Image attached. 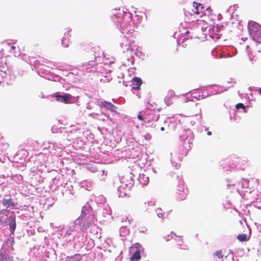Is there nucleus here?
<instances>
[{"instance_id":"nucleus-51","label":"nucleus","mask_w":261,"mask_h":261,"mask_svg":"<svg viewBox=\"0 0 261 261\" xmlns=\"http://www.w3.org/2000/svg\"><path fill=\"white\" fill-rule=\"evenodd\" d=\"M138 118L140 120L144 121V112H141L138 114Z\"/></svg>"},{"instance_id":"nucleus-49","label":"nucleus","mask_w":261,"mask_h":261,"mask_svg":"<svg viewBox=\"0 0 261 261\" xmlns=\"http://www.w3.org/2000/svg\"><path fill=\"white\" fill-rule=\"evenodd\" d=\"M70 37V34L69 31H67L64 33V36L62 39H67L68 38L69 39Z\"/></svg>"},{"instance_id":"nucleus-15","label":"nucleus","mask_w":261,"mask_h":261,"mask_svg":"<svg viewBox=\"0 0 261 261\" xmlns=\"http://www.w3.org/2000/svg\"><path fill=\"white\" fill-rule=\"evenodd\" d=\"M180 95H176L173 90L170 89L164 98V102L167 106L169 107L173 103L174 99L179 98Z\"/></svg>"},{"instance_id":"nucleus-64","label":"nucleus","mask_w":261,"mask_h":261,"mask_svg":"<svg viewBox=\"0 0 261 261\" xmlns=\"http://www.w3.org/2000/svg\"><path fill=\"white\" fill-rule=\"evenodd\" d=\"M201 29L202 31V32H205L206 30V28H204L202 27V28H201Z\"/></svg>"},{"instance_id":"nucleus-3","label":"nucleus","mask_w":261,"mask_h":261,"mask_svg":"<svg viewBox=\"0 0 261 261\" xmlns=\"http://www.w3.org/2000/svg\"><path fill=\"white\" fill-rule=\"evenodd\" d=\"M94 215L91 205L86 203L82 210L81 215L76 219V224H82V228L87 230L90 225L94 222Z\"/></svg>"},{"instance_id":"nucleus-23","label":"nucleus","mask_w":261,"mask_h":261,"mask_svg":"<svg viewBox=\"0 0 261 261\" xmlns=\"http://www.w3.org/2000/svg\"><path fill=\"white\" fill-rule=\"evenodd\" d=\"M134 84L132 88V91L134 90H138L142 84V80L139 77H135L133 79Z\"/></svg>"},{"instance_id":"nucleus-4","label":"nucleus","mask_w":261,"mask_h":261,"mask_svg":"<svg viewBox=\"0 0 261 261\" xmlns=\"http://www.w3.org/2000/svg\"><path fill=\"white\" fill-rule=\"evenodd\" d=\"M15 78L14 75L8 68L6 59H0V83H5L7 85H11Z\"/></svg>"},{"instance_id":"nucleus-62","label":"nucleus","mask_w":261,"mask_h":261,"mask_svg":"<svg viewBox=\"0 0 261 261\" xmlns=\"http://www.w3.org/2000/svg\"><path fill=\"white\" fill-rule=\"evenodd\" d=\"M233 79H231V78H230V79H229V80L227 81V83H228V84H232V83H233Z\"/></svg>"},{"instance_id":"nucleus-47","label":"nucleus","mask_w":261,"mask_h":261,"mask_svg":"<svg viewBox=\"0 0 261 261\" xmlns=\"http://www.w3.org/2000/svg\"><path fill=\"white\" fill-rule=\"evenodd\" d=\"M8 157L6 156L5 155H3L2 156H0V162L5 163L7 160H8Z\"/></svg>"},{"instance_id":"nucleus-63","label":"nucleus","mask_w":261,"mask_h":261,"mask_svg":"<svg viewBox=\"0 0 261 261\" xmlns=\"http://www.w3.org/2000/svg\"><path fill=\"white\" fill-rule=\"evenodd\" d=\"M189 101H190V99L188 98H186L183 102H187Z\"/></svg>"},{"instance_id":"nucleus-22","label":"nucleus","mask_w":261,"mask_h":261,"mask_svg":"<svg viewBox=\"0 0 261 261\" xmlns=\"http://www.w3.org/2000/svg\"><path fill=\"white\" fill-rule=\"evenodd\" d=\"M9 226L10 231L11 234H14L16 227L15 217L14 216H10L9 218Z\"/></svg>"},{"instance_id":"nucleus-55","label":"nucleus","mask_w":261,"mask_h":261,"mask_svg":"<svg viewBox=\"0 0 261 261\" xmlns=\"http://www.w3.org/2000/svg\"><path fill=\"white\" fill-rule=\"evenodd\" d=\"M144 138L146 140H149L151 138V136L150 134L147 133L144 135Z\"/></svg>"},{"instance_id":"nucleus-39","label":"nucleus","mask_w":261,"mask_h":261,"mask_svg":"<svg viewBox=\"0 0 261 261\" xmlns=\"http://www.w3.org/2000/svg\"><path fill=\"white\" fill-rule=\"evenodd\" d=\"M82 259V256L80 254H76L73 256H71L70 261H79Z\"/></svg>"},{"instance_id":"nucleus-12","label":"nucleus","mask_w":261,"mask_h":261,"mask_svg":"<svg viewBox=\"0 0 261 261\" xmlns=\"http://www.w3.org/2000/svg\"><path fill=\"white\" fill-rule=\"evenodd\" d=\"M98 65L93 61H89L83 63L79 67L80 69L84 73L95 72L97 71Z\"/></svg>"},{"instance_id":"nucleus-50","label":"nucleus","mask_w":261,"mask_h":261,"mask_svg":"<svg viewBox=\"0 0 261 261\" xmlns=\"http://www.w3.org/2000/svg\"><path fill=\"white\" fill-rule=\"evenodd\" d=\"M174 125H175V123L174 122H170V124H169V127H172L173 128V129H175V128L177 127V125L180 126V123H178V124L176 123L175 127L174 126Z\"/></svg>"},{"instance_id":"nucleus-29","label":"nucleus","mask_w":261,"mask_h":261,"mask_svg":"<svg viewBox=\"0 0 261 261\" xmlns=\"http://www.w3.org/2000/svg\"><path fill=\"white\" fill-rule=\"evenodd\" d=\"M45 147L48 148V149L49 150V151H50V152L51 153H53V154L57 153V152L55 151V146L56 145V144H54V143L49 142L47 143V144H45Z\"/></svg>"},{"instance_id":"nucleus-14","label":"nucleus","mask_w":261,"mask_h":261,"mask_svg":"<svg viewBox=\"0 0 261 261\" xmlns=\"http://www.w3.org/2000/svg\"><path fill=\"white\" fill-rule=\"evenodd\" d=\"M38 74L42 77H44L50 81H56L59 77L56 75L54 73H51L50 71H47L46 69L41 68L38 71Z\"/></svg>"},{"instance_id":"nucleus-32","label":"nucleus","mask_w":261,"mask_h":261,"mask_svg":"<svg viewBox=\"0 0 261 261\" xmlns=\"http://www.w3.org/2000/svg\"><path fill=\"white\" fill-rule=\"evenodd\" d=\"M108 119V116L105 114L103 112H100V113H97V116L96 119L101 120V121H106Z\"/></svg>"},{"instance_id":"nucleus-7","label":"nucleus","mask_w":261,"mask_h":261,"mask_svg":"<svg viewBox=\"0 0 261 261\" xmlns=\"http://www.w3.org/2000/svg\"><path fill=\"white\" fill-rule=\"evenodd\" d=\"M248 29L252 39L257 43H261V26L254 21H249Z\"/></svg>"},{"instance_id":"nucleus-37","label":"nucleus","mask_w":261,"mask_h":261,"mask_svg":"<svg viewBox=\"0 0 261 261\" xmlns=\"http://www.w3.org/2000/svg\"><path fill=\"white\" fill-rule=\"evenodd\" d=\"M155 212L158 216L160 218H163L164 217V213L163 212V211L160 208H158L155 210Z\"/></svg>"},{"instance_id":"nucleus-21","label":"nucleus","mask_w":261,"mask_h":261,"mask_svg":"<svg viewBox=\"0 0 261 261\" xmlns=\"http://www.w3.org/2000/svg\"><path fill=\"white\" fill-rule=\"evenodd\" d=\"M2 202L4 206L7 208L13 209L15 206V204L11 198H6L3 199Z\"/></svg>"},{"instance_id":"nucleus-35","label":"nucleus","mask_w":261,"mask_h":261,"mask_svg":"<svg viewBox=\"0 0 261 261\" xmlns=\"http://www.w3.org/2000/svg\"><path fill=\"white\" fill-rule=\"evenodd\" d=\"M97 101H99L98 100H91L87 104L86 108L87 109L91 110L93 108V104L97 105Z\"/></svg>"},{"instance_id":"nucleus-26","label":"nucleus","mask_w":261,"mask_h":261,"mask_svg":"<svg viewBox=\"0 0 261 261\" xmlns=\"http://www.w3.org/2000/svg\"><path fill=\"white\" fill-rule=\"evenodd\" d=\"M21 156H25V157H27V152L25 150H21L19 151H18L14 155V159L15 160V161L17 162H19V160H20V161L21 162V161L22 160L21 159Z\"/></svg>"},{"instance_id":"nucleus-16","label":"nucleus","mask_w":261,"mask_h":261,"mask_svg":"<svg viewBox=\"0 0 261 261\" xmlns=\"http://www.w3.org/2000/svg\"><path fill=\"white\" fill-rule=\"evenodd\" d=\"M233 85L232 84L227 87H225L224 86L215 85L214 87H211L208 88V93L210 95L219 94L227 91L229 88L233 87Z\"/></svg>"},{"instance_id":"nucleus-46","label":"nucleus","mask_w":261,"mask_h":261,"mask_svg":"<svg viewBox=\"0 0 261 261\" xmlns=\"http://www.w3.org/2000/svg\"><path fill=\"white\" fill-rule=\"evenodd\" d=\"M182 242H180L178 243V247L179 248L181 249H188V246L187 245H184L181 243Z\"/></svg>"},{"instance_id":"nucleus-1","label":"nucleus","mask_w":261,"mask_h":261,"mask_svg":"<svg viewBox=\"0 0 261 261\" xmlns=\"http://www.w3.org/2000/svg\"><path fill=\"white\" fill-rule=\"evenodd\" d=\"M112 13V21L117 25L121 33L124 35L121 38L120 46L123 53H127V55H126L127 58L123 62V64L125 66H129L134 63V56H139L138 47L132 45L134 40L132 34L136 28V25L134 22H132V16L130 13L121 11L120 9L113 10Z\"/></svg>"},{"instance_id":"nucleus-36","label":"nucleus","mask_w":261,"mask_h":261,"mask_svg":"<svg viewBox=\"0 0 261 261\" xmlns=\"http://www.w3.org/2000/svg\"><path fill=\"white\" fill-rule=\"evenodd\" d=\"M64 192L66 194H69L71 195H73L74 193L73 187L71 186H70V187H67V188L65 189Z\"/></svg>"},{"instance_id":"nucleus-28","label":"nucleus","mask_w":261,"mask_h":261,"mask_svg":"<svg viewBox=\"0 0 261 261\" xmlns=\"http://www.w3.org/2000/svg\"><path fill=\"white\" fill-rule=\"evenodd\" d=\"M9 147V144L6 143H0V155H5L7 149Z\"/></svg>"},{"instance_id":"nucleus-5","label":"nucleus","mask_w":261,"mask_h":261,"mask_svg":"<svg viewBox=\"0 0 261 261\" xmlns=\"http://www.w3.org/2000/svg\"><path fill=\"white\" fill-rule=\"evenodd\" d=\"M120 185L119 186V191L125 190V192L121 196H128L129 191L134 184V179L133 178L132 173L127 174L120 178Z\"/></svg>"},{"instance_id":"nucleus-25","label":"nucleus","mask_w":261,"mask_h":261,"mask_svg":"<svg viewBox=\"0 0 261 261\" xmlns=\"http://www.w3.org/2000/svg\"><path fill=\"white\" fill-rule=\"evenodd\" d=\"M138 180L143 186H146L149 182V177L144 174H140Z\"/></svg>"},{"instance_id":"nucleus-61","label":"nucleus","mask_w":261,"mask_h":261,"mask_svg":"<svg viewBox=\"0 0 261 261\" xmlns=\"http://www.w3.org/2000/svg\"><path fill=\"white\" fill-rule=\"evenodd\" d=\"M176 241L177 242V243L180 242H183L182 239L180 238V237H178L177 239H176Z\"/></svg>"},{"instance_id":"nucleus-41","label":"nucleus","mask_w":261,"mask_h":261,"mask_svg":"<svg viewBox=\"0 0 261 261\" xmlns=\"http://www.w3.org/2000/svg\"><path fill=\"white\" fill-rule=\"evenodd\" d=\"M173 236H175L176 238H177L176 235L174 232H171L170 234H168L167 236H165L164 237V239L166 240V241H168L170 240L171 239L173 238Z\"/></svg>"},{"instance_id":"nucleus-43","label":"nucleus","mask_w":261,"mask_h":261,"mask_svg":"<svg viewBox=\"0 0 261 261\" xmlns=\"http://www.w3.org/2000/svg\"><path fill=\"white\" fill-rule=\"evenodd\" d=\"M210 94L208 93V89L206 91H204L202 92V94L201 95V97L202 99L205 98L208 96H210Z\"/></svg>"},{"instance_id":"nucleus-17","label":"nucleus","mask_w":261,"mask_h":261,"mask_svg":"<svg viewBox=\"0 0 261 261\" xmlns=\"http://www.w3.org/2000/svg\"><path fill=\"white\" fill-rule=\"evenodd\" d=\"M193 11L195 14H201V15L205 14V10H207L208 7H206L204 5L197 3L196 2L193 3Z\"/></svg>"},{"instance_id":"nucleus-53","label":"nucleus","mask_w":261,"mask_h":261,"mask_svg":"<svg viewBox=\"0 0 261 261\" xmlns=\"http://www.w3.org/2000/svg\"><path fill=\"white\" fill-rule=\"evenodd\" d=\"M215 254L217 255L218 256V258H221L222 257V251L221 250H218L216 251Z\"/></svg>"},{"instance_id":"nucleus-33","label":"nucleus","mask_w":261,"mask_h":261,"mask_svg":"<svg viewBox=\"0 0 261 261\" xmlns=\"http://www.w3.org/2000/svg\"><path fill=\"white\" fill-rule=\"evenodd\" d=\"M12 180L16 181L18 184H20L22 180V177L20 175H16L12 176Z\"/></svg>"},{"instance_id":"nucleus-2","label":"nucleus","mask_w":261,"mask_h":261,"mask_svg":"<svg viewBox=\"0 0 261 261\" xmlns=\"http://www.w3.org/2000/svg\"><path fill=\"white\" fill-rule=\"evenodd\" d=\"M82 225L80 223L76 224L75 220L72 225L62 228L59 234L65 241L68 242L73 241L75 245L79 243V246H82L84 241L83 232L87 230L82 228Z\"/></svg>"},{"instance_id":"nucleus-18","label":"nucleus","mask_w":261,"mask_h":261,"mask_svg":"<svg viewBox=\"0 0 261 261\" xmlns=\"http://www.w3.org/2000/svg\"><path fill=\"white\" fill-rule=\"evenodd\" d=\"M170 161L172 165L175 167L176 169H178V168H179V162L180 161V156L177 152L174 151L171 153Z\"/></svg>"},{"instance_id":"nucleus-31","label":"nucleus","mask_w":261,"mask_h":261,"mask_svg":"<svg viewBox=\"0 0 261 261\" xmlns=\"http://www.w3.org/2000/svg\"><path fill=\"white\" fill-rule=\"evenodd\" d=\"M119 231H120V235L121 237H125L129 233L128 229L126 228V227H125V226L121 227V228H120Z\"/></svg>"},{"instance_id":"nucleus-30","label":"nucleus","mask_w":261,"mask_h":261,"mask_svg":"<svg viewBox=\"0 0 261 261\" xmlns=\"http://www.w3.org/2000/svg\"><path fill=\"white\" fill-rule=\"evenodd\" d=\"M141 257L140 252L139 251H136L131 257V261H137L140 259Z\"/></svg>"},{"instance_id":"nucleus-52","label":"nucleus","mask_w":261,"mask_h":261,"mask_svg":"<svg viewBox=\"0 0 261 261\" xmlns=\"http://www.w3.org/2000/svg\"><path fill=\"white\" fill-rule=\"evenodd\" d=\"M250 48L249 46V45H247V46H246V52L248 53V55H249V59H250V60L251 61H252V59L251 57H250V55H249V51H250Z\"/></svg>"},{"instance_id":"nucleus-60","label":"nucleus","mask_w":261,"mask_h":261,"mask_svg":"<svg viewBox=\"0 0 261 261\" xmlns=\"http://www.w3.org/2000/svg\"><path fill=\"white\" fill-rule=\"evenodd\" d=\"M57 129L55 128V126H53L51 128V131L53 133H58Z\"/></svg>"},{"instance_id":"nucleus-59","label":"nucleus","mask_w":261,"mask_h":261,"mask_svg":"<svg viewBox=\"0 0 261 261\" xmlns=\"http://www.w3.org/2000/svg\"><path fill=\"white\" fill-rule=\"evenodd\" d=\"M147 231V228L146 227H143L140 228V232L142 233H144Z\"/></svg>"},{"instance_id":"nucleus-57","label":"nucleus","mask_w":261,"mask_h":261,"mask_svg":"<svg viewBox=\"0 0 261 261\" xmlns=\"http://www.w3.org/2000/svg\"><path fill=\"white\" fill-rule=\"evenodd\" d=\"M155 201L154 200H151L147 202L148 205H154L155 204Z\"/></svg>"},{"instance_id":"nucleus-34","label":"nucleus","mask_w":261,"mask_h":261,"mask_svg":"<svg viewBox=\"0 0 261 261\" xmlns=\"http://www.w3.org/2000/svg\"><path fill=\"white\" fill-rule=\"evenodd\" d=\"M237 238L240 242H246L248 240V236L246 234H239Z\"/></svg>"},{"instance_id":"nucleus-9","label":"nucleus","mask_w":261,"mask_h":261,"mask_svg":"<svg viewBox=\"0 0 261 261\" xmlns=\"http://www.w3.org/2000/svg\"><path fill=\"white\" fill-rule=\"evenodd\" d=\"M177 179L179 180L177 187V196L179 199L183 200L186 198L188 190L184 184V182L181 180V178L177 176Z\"/></svg>"},{"instance_id":"nucleus-6","label":"nucleus","mask_w":261,"mask_h":261,"mask_svg":"<svg viewBox=\"0 0 261 261\" xmlns=\"http://www.w3.org/2000/svg\"><path fill=\"white\" fill-rule=\"evenodd\" d=\"M180 143L186 150L191 148L194 139V136L192 131L189 129H183L179 134Z\"/></svg>"},{"instance_id":"nucleus-24","label":"nucleus","mask_w":261,"mask_h":261,"mask_svg":"<svg viewBox=\"0 0 261 261\" xmlns=\"http://www.w3.org/2000/svg\"><path fill=\"white\" fill-rule=\"evenodd\" d=\"M0 261H13V257L5 251L0 252Z\"/></svg>"},{"instance_id":"nucleus-20","label":"nucleus","mask_w":261,"mask_h":261,"mask_svg":"<svg viewBox=\"0 0 261 261\" xmlns=\"http://www.w3.org/2000/svg\"><path fill=\"white\" fill-rule=\"evenodd\" d=\"M112 213V210L110 206L109 205H104L102 211V216L105 220H109L112 219L111 216Z\"/></svg>"},{"instance_id":"nucleus-54","label":"nucleus","mask_w":261,"mask_h":261,"mask_svg":"<svg viewBox=\"0 0 261 261\" xmlns=\"http://www.w3.org/2000/svg\"><path fill=\"white\" fill-rule=\"evenodd\" d=\"M97 113H90L89 114V116L93 118V119H96V117H97Z\"/></svg>"},{"instance_id":"nucleus-56","label":"nucleus","mask_w":261,"mask_h":261,"mask_svg":"<svg viewBox=\"0 0 261 261\" xmlns=\"http://www.w3.org/2000/svg\"><path fill=\"white\" fill-rule=\"evenodd\" d=\"M13 240H9L7 241V245L9 247H10L13 246Z\"/></svg>"},{"instance_id":"nucleus-8","label":"nucleus","mask_w":261,"mask_h":261,"mask_svg":"<svg viewBox=\"0 0 261 261\" xmlns=\"http://www.w3.org/2000/svg\"><path fill=\"white\" fill-rule=\"evenodd\" d=\"M81 136V132L79 129L75 126H71V130L69 132L65 131L63 134L64 142L66 141L70 142L80 137Z\"/></svg>"},{"instance_id":"nucleus-44","label":"nucleus","mask_w":261,"mask_h":261,"mask_svg":"<svg viewBox=\"0 0 261 261\" xmlns=\"http://www.w3.org/2000/svg\"><path fill=\"white\" fill-rule=\"evenodd\" d=\"M47 65L46 66L47 67L54 69L55 68H56V65L51 62H46Z\"/></svg>"},{"instance_id":"nucleus-48","label":"nucleus","mask_w":261,"mask_h":261,"mask_svg":"<svg viewBox=\"0 0 261 261\" xmlns=\"http://www.w3.org/2000/svg\"><path fill=\"white\" fill-rule=\"evenodd\" d=\"M117 192H118V196L119 197H126L127 196H121V195L123 194V193L125 192V190H121V191H119V187L118 188V189H117Z\"/></svg>"},{"instance_id":"nucleus-42","label":"nucleus","mask_w":261,"mask_h":261,"mask_svg":"<svg viewBox=\"0 0 261 261\" xmlns=\"http://www.w3.org/2000/svg\"><path fill=\"white\" fill-rule=\"evenodd\" d=\"M69 42V39H68V38L67 39H62V46L63 47H68Z\"/></svg>"},{"instance_id":"nucleus-19","label":"nucleus","mask_w":261,"mask_h":261,"mask_svg":"<svg viewBox=\"0 0 261 261\" xmlns=\"http://www.w3.org/2000/svg\"><path fill=\"white\" fill-rule=\"evenodd\" d=\"M97 102V106H99L100 108H101L102 107H103L111 112H115L116 110V107L110 102H108L107 101Z\"/></svg>"},{"instance_id":"nucleus-13","label":"nucleus","mask_w":261,"mask_h":261,"mask_svg":"<svg viewBox=\"0 0 261 261\" xmlns=\"http://www.w3.org/2000/svg\"><path fill=\"white\" fill-rule=\"evenodd\" d=\"M250 182V181L248 179H242L238 182L237 190L240 194H242V193L243 192H250V191L247 190L248 189H251V188H249Z\"/></svg>"},{"instance_id":"nucleus-27","label":"nucleus","mask_w":261,"mask_h":261,"mask_svg":"<svg viewBox=\"0 0 261 261\" xmlns=\"http://www.w3.org/2000/svg\"><path fill=\"white\" fill-rule=\"evenodd\" d=\"M54 144H56L55 149L57 155L59 154V152L62 148L65 147L66 145H68V143L64 142L63 141H60L59 143H54Z\"/></svg>"},{"instance_id":"nucleus-45","label":"nucleus","mask_w":261,"mask_h":261,"mask_svg":"<svg viewBox=\"0 0 261 261\" xmlns=\"http://www.w3.org/2000/svg\"><path fill=\"white\" fill-rule=\"evenodd\" d=\"M192 97L197 99H200V98H201V95L196 92L193 93L192 94Z\"/></svg>"},{"instance_id":"nucleus-10","label":"nucleus","mask_w":261,"mask_h":261,"mask_svg":"<svg viewBox=\"0 0 261 261\" xmlns=\"http://www.w3.org/2000/svg\"><path fill=\"white\" fill-rule=\"evenodd\" d=\"M159 118V114L154 110L147 109L144 112V122L145 123H150L152 122H156Z\"/></svg>"},{"instance_id":"nucleus-38","label":"nucleus","mask_w":261,"mask_h":261,"mask_svg":"<svg viewBox=\"0 0 261 261\" xmlns=\"http://www.w3.org/2000/svg\"><path fill=\"white\" fill-rule=\"evenodd\" d=\"M90 185V183L88 181H84L81 183V186L82 187H85V188L88 190H90V188L91 187Z\"/></svg>"},{"instance_id":"nucleus-40","label":"nucleus","mask_w":261,"mask_h":261,"mask_svg":"<svg viewBox=\"0 0 261 261\" xmlns=\"http://www.w3.org/2000/svg\"><path fill=\"white\" fill-rule=\"evenodd\" d=\"M236 108L237 109H242L243 110V112L246 113V107L242 103H239L237 104Z\"/></svg>"},{"instance_id":"nucleus-58","label":"nucleus","mask_w":261,"mask_h":261,"mask_svg":"<svg viewBox=\"0 0 261 261\" xmlns=\"http://www.w3.org/2000/svg\"><path fill=\"white\" fill-rule=\"evenodd\" d=\"M100 58H101V56H100V55H99L98 56H95V60L96 61L100 62L101 61Z\"/></svg>"},{"instance_id":"nucleus-11","label":"nucleus","mask_w":261,"mask_h":261,"mask_svg":"<svg viewBox=\"0 0 261 261\" xmlns=\"http://www.w3.org/2000/svg\"><path fill=\"white\" fill-rule=\"evenodd\" d=\"M54 97L57 101L64 103H72L75 102L74 97L68 93H56L54 94Z\"/></svg>"}]
</instances>
